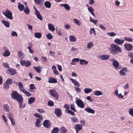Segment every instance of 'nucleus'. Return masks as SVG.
I'll return each instance as SVG.
<instances>
[{
    "label": "nucleus",
    "mask_w": 133,
    "mask_h": 133,
    "mask_svg": "<svg viewBox=\"0 0 133 133\" xmlns=\"http://www.w3.org/2000/svg\"><path fill=\"white\" fill-rule=\"evenodd\" d=\"M18 84L20 90L22 92L24 91L23 90H25V89H24L23 84L21 82H19Z\"/></svg>",
    "instance_id": "c756f323"
},
{
    "label": "nucleus",
    "mask_w": 133,
    "mask_h": 133,
    "mask_svg": "<svg viewBox=\"0 0 133 133\" xmlns=\"http://www.w3.org/2000/svg\"><path fill=\"white\" fill-rule=\"evenodd\" d=\"M93 46V44L92 42H89L87 44V48L89 49H90Z\"/></svg>",
    "instance_id": "79ce46f5"
},
{
    "label": "nucleus",
    "mask_w": 133,
    "mask_h": 133,
    "mask_svg": "<svg viewBox=\"0 0 133 133\" xmlns=\"http://www.w3.org/2000/svg\"><path fill=\"white\" fill-rule=\"evenodd\" d=\"M51 95L55 97L56 99H58V95L57 92H56L55 90H51L49 91Z\"/></svg>",
    "instance_id": "0eeeda50"
},
{
    "label": "nucleus",
    "mask_w": 133,
    "mask_h": 133,
    "mask_svg": "<svg viewBox=\"0 0 133 133\" xmlns=\"http://www.w3.org/2000/svg\"><path fill=\"white\" fill-rule=\"evenodd\" d=\"M60 6L64 7L65 9L68 11L70 9V6L68 4H60Z\"/></svg>",
    "instance_id": "aec40b11"
},
{
    "label": "nucleus",
    "mask_w": 133,
    "mask_h": 133,
    "mask_svg": "<svg viewBox=\"0 0 133 133\" xmlns=\"http://www.w3.org/2000/svg\"><path fill=\"white\" fill-rule=\"evenodd\" d=\"M11 35L12 36L17 37V36L18 34L16 32L12 31L11 33Z\"/></svg>",
    "instance_id": "4d7b16f0"
},
{
    "label": "nucleus",
    "mask_w": 133,
    "mask_h": 133,
    "mask_svg": "<svg viewBox=\"0 0 133 133\" xmlns=\"http://www.w3.org/2000/svg\"><path fill=\"white\" fill-rule=\"evenodd\" d=\"M128 56L131 59H133V52H130L128 53Z\"/></svg>",
    "instance_id": "6e6d98bb"
},
{
    "label": "nucleus",
    "mask_w": 133,
    "mask_h": 133,
    "mask_svg": "<svg viewBox=\"0 0 133 133\" xmlns=\"http://www.w3.org/2000/svg\"><path fill=\"white\" fill-rule=\"evenodd\" d=\"M67 112L68 114H70L72 116L75 115V114L74 112L70 110H68L67 111Z\"/></svg>",
    "instance_id": "13d9d810"
},
{
    "label": "nucleus",
    "mask_w": 133,
    "mask_h": 133,
    "mask_svg": "<svg viewBox=\"0 0 133 133\" xmlns=\"http://www.w3.org/2000/svg\"><path fill=\"white\" fill-rule=\"evenodd\" d=\"M103 93L99 90H96L94 92V95L96 96H99L102 95Z\"/></svg>",
    "instance_id": "a878e982"
},
{
    "label": "nucleus",
    "mask_w": 133,
    "mask_h": 133,
    "mask_svg": "<svg viewBox=\"0 0 133 133\" xmlns=\"http://www.w3.org/2000/svg\"><path fill=\"white\" fill-rule=\"evenodd\" d=\"M59 130L57 127L54 128L52 130L51 133H58Z\"/></svg>",
    "instance_id": "f704fd0d"
},
{
    "label": "nucleus",
    "mask_w": 133,
    "mask_h": 133,
    "mask_svg": "<svg viewBox=\"0 0 133 133\" xmlns=\"http://www.w3.org/2000/svg\"><path fill=\"white\" fill-rule=\"evenodd\" d=\"M107 34L108 35L111 37L115 36L116 35V34L114 32H108L107 33Z\"/></svg>",
    "instance_id": "58836bf2"
},
{
    "label": "nucleus",
    "mask_w": 133,
    "mask_h": 133,
    "mask_svg": "<svg viewBox=\"0 0 133 133\" xmlns=\"http://www.w3.org/2000/svg\"><path fill=\"white\" fill-rule=\"evenodd\" d=\"M129 88V85L128 83H126L123 87L124 89H127Z\"/></svg>",
    "instance_id": "338daca9"
},
{
    "label": "nucleus",
    "mask_w": 133,
    "mask_h": 133,
    "mask_svg": "<svg viewBox=\"0 0 133 133\" xmlns=\"http://www.w3.org/2000/svg\"><path fill=\"white\" fill-rule=\"evenodd\" d=\"M89 32L90 35H91L92 34H93L94 35H96L95 31V29L94 28H91L90 29Z\"/></svg>",
    "instance_id": "ea45409f"
},
{
    "label": "nucleus",
    "mask_w": 133,
    "mask_h": 133,
    "mask_svg": "<svg viewBox=\"0 0 133 133\" xmlns=\"http://www.w3.org/2000/svg\"><path fill=\"white\" fill-rule=\"evenodd\" d=\"M124 46L125 49L128 51L131 50L133 48L132 45L130 44H125L124 45Z\"/></svg>",
    "instance_id": "f8f14e48"
},
{
    "label": "nucleus",
    "mask_w": 133,
    "mask_h": 133,
    "mask_svg": "<svg viewBox=\"0 0 133 133\" xmlns=\"http://www.w3.org/2000/svg\"><path fill=\"white\" fill-rule=\"evenodd\" d=\"M34 115L36 117L38 118H39V119H41V120H42L43 119L42 116L38 115L37 113L34 114Z\"/></svg>",
    "instance_id": "a18cd8bd"
},
{
    "label": "nucleus",
    "mask_w": 133,
    "mask_h": 133,
    "mask_svg": "<svg viewBox=\"0 0 133 133\" xmlns=\"http://www.w3.org/2000/svg\"><path fill=\"white\" fill-rule=\"evenodd\" d=\"M3 107L5 110L7 112L9 111L10 109L9 106L7 104H4L3 105Z\"/></svg>",
    "instance_id": "72a5a7b5"
},
{
    "label": "nucleus",
    "mask_w": 133,
    "mask_h": 133,
    "mask_svg": "<svg viewBox=\"0 0 133 133\" xmlns=\"http://www.w3.org/2000/svg\"><path fill=\"white\" fill-rule=\"evenodd\" d=\"M3 14L8 19L10 20H12L13 19L12 14L8 9H6L5 12L3 11Z\"/></svg>",
    "instance_id": "7ed1b4c3"
},
{
    "label": "nucleus",
    "mask_w": 133,
    "mask_h": 133,
    "mask_svg": "<svg viewBox=\"0 0 133 133\" xmlns=\"http://www.w3.org/2000/svg\"><path fill=\"white\" fill-rule=\"evenodd\" d=\"M3 65L5 68H9V64L7 63H4L2 64Z\"/></svg>",
    "instance_id": "680f3d73"
},
{
    "label": "nucleus",
    "mask_w": 133,
    "mask_h": 133,
    "mask_svg": "<svg viewBox=\"0 0 133 133\" xmlns=\"http://www.w3.org/2000/svg\"><path fill=\"white\" fill-rule=\"evenodd\" d=\"M23 90L24 91L22 92L25 94L26 96H31V94L29 92L27 91L25 89Z\"/></svg>",
    "instance_id": "c03bdc74"
},
{
    "label": "nucleus",
    "mask_w": 133,
    "mask_h": 133,
    "mask_svg": "<svg viewBox=\"0 0 133 133\" xmlns=\"http://www.w3.org/2000/svg\"><path fill=\"white\" fill-rule=\"evenodd\" d=\"M71 27V26L69 24H68L64 25V28L67 30H69Z\"/></svg>",
    "instance_id": "e2e57ef3"
},
{
    "label": "nucleus",
    "mask_w": 133,
    "mask_h": 133,
    "mask_svg": "<svg viewBox=\"0 0 133 133\" xmlns=\"http://www.w3.org/2000/svg\"><path fill=\"white\" fill-rule=\"evenodd\" d=\"M82 128V126L81 124H76L75 126V128L76 133H79V131L81 130Z\"/></svg>",
    "instance_id": "9b49d317"
},
{
    "label": "nucleus",
    "mask_w": 133,
    "mask_h": 133,
    "mask_svg": "<svg viewBox=\"0 0 133 133\" xmlns=\"http://www.w3.org/2000/svg\"><path fill=\"white\" fill-rule=\"evenodd\" d=\"M129 112L131 116H133V108L130 109L129 110Z\"/></svg>",
    "instance_id": "052dcab7"
},
{
    "label": "nucleus",
    "mask_w": 133,
    "mask_h": 133,
    "mask_svg": "<svg viewBox=\"0 0 133 133\" xmlns=\"http://www.w3.org/2000/svg\"><path fill=\"white\" fill-rule=\"evenodd\" d=\"M9 84L6 82L4 84V88L5 89H8L9 88Z\"/></svg>",
    "instance_id": "603ef678"
},
{
    "label": "nucleus",
    "mask_w": 133,
    "mask_h": 133,
    "mask_svg": "<svg viewBox=\"0 0 133 133\" xmlns=\"http://www.w3.org/2000/svg\"><path fill=\"white\" fill-rule=\"evenodd\" d=\"M20 63L22 66L25 65L27 67H29L31 65V63L29 61H26L24 60H21L20 61Z\"/></svg>",
    "instance_id": "39448f33"
},
{
    "label": "nucleus",
    "mask_w": 133,
    "mask_h": 133,
    "mask_svg": "<svg viewBox=\"0 0 133 133\" xmlns=\"http://www.w3.org/2000/svg\"><path fill=\"white\" fill-rule=\"evenodd\" d=\"M88 62L83 59H81L79 61L80 64L81 65H86L88 63Z\"/></svg>",
    "instance_id": "c85d7f7f"
},
{
    "label": "nucleus",
    "mask_w": 133,
    "mask_h": 133,
    "mask_svg": "<svg viewBox=\"0 0 133 133\" xmlns=\"http://www.w3.org/2000/svg\"><path fill=\"white\" fill-rule=\"evenodd\" d=\"M35 14L38 19L41 21L42 20V17L41 15L40 12L39 11H38L35 12Z\"/></svg>",
    "instance_id": "412c9836"
},
{
    "label": "nucleus",
    "mask_w": 133,
    "mask_h": 133,
    "mask_svg": "<svg viewBox=\"0 0 133 133\" xmlns=\"http://www.w3.org/2000/svg\"><path fill=\"white\" fill-rule=\"evenodd\" d=\"M43 125L46 128H48L51 126V124L49 121L45 120L43 122Z\"/></svg>",
    "instance_id": "ddd939ff"
},
{
    "label": "nucleus",
    "mask_w": 133,
    "mask_h": 133,
    "mask_svg": "<svg viewBox=\"0 0 133 133\" xmlns=\"http://www.w3.org/2000/svg\"><path fill=\"white\" fill-rule=\"evenodd\" d=\"M23 10L24 12L26 15H28L30 13V11L27 6H26Z\"/></svg>",
    "instance_id": "7c9ffc66"
},
{
    "label": "nucleus",
    "mask_w": 133,
    "mask_h": 133,
    "mask_svg": "<svg viewBox=\"0 0 133 133\" xmlns=\"http://www.w3.org/2000/svg\"><path fill=\"white\" fill-rule=\"evenodd\" d=\"M92 89L90 88H85L84 90L85 93L88 94L90 93L92 91Z\"/></svg>",
    "instance_id": "473e14b6"
},
{
    "label": "nucleus",
    "mask_w": 133,
    "mask_h": 133,
    "mask_svg": "<svg viewBox=\"0 0 133 133\" xmlns=\"http://www.w3.org/2000/svg\"><path fill=\"white\" fill-rule=\"evenodd\" d=\"M111 61L112 62V65L115 68V69L116 70H118L120 69L119 68V64L118 62L116 59H111Z\"/></svg>",
    "instance_id": "20e7f679"
},
{
    "label": "nucleus",
    "mask_w": 133,
    "mask_h": 133,
    "mask_svg": "<svg viewBox=\"0 0 133 133\" xmlns=\"http://www.w3.org/2000/svg\"><path fill=\"white\" fill-rule=\"evenodd\" d=\"M41 120V119H37L35 125L37 127H40L42 125V124H40Z\"/></svg>",
    "instance_id": "6ab92c4d"
},
{
    "label": "nucleus",
    "mask_w": 133,
    "mask_h": 133,
    "mask_svg": "<svg viewBox=\"0 0 133 133\" xmlns=\"http://www.w3.org/2000/svg\"><path fill=\"white\" fill-rule=\"evenodd\" d=\"M12 99L16 100H22V97L21 95L18 93L16 91H12L11 94Z\"/></svg>",
    "instance_id": "f03ea898"
},
{
    "label": "nucleus",
    "mask_w": 133,
    "mask_h": 133,
    "mask_svg": "<svg viewBox=\"0 0 133 133\" xmlns=\"http://www.w3.org/2000/svg\"><path fill=\"white\" fill-rule=\"evenodd\" d=\"M18 8L20 11H23L25 8V7L24 5L22 4L21 3H18Z\"/></svg>",
    "instance_id": "f3484780"
},
{
    "label": "nucleus",
    "mask_w": 133,
    "mask_h": 133,
    "mask_svg": "<svg viewBox=\"0 0 133 133\" xmlns=\"http://www.w3.org/2000/svg\"><path fill=\"white\" fill-rule=\"evenodd\" d=\"M74 22L77 25L80 26L81 24V23L79 21L76 19H73Z\"/></svg>",
    "instance_id": "a19ab883"
},
{
    "label": "nucleus",
    "mask_w": 133,
    "mask_h": 133,
    "mask_svg": "<svg viewBox=\"0 0 133 133\" xmlns=\"http://www.w3.org/2000/svg\"><path fill=\"white\" fill-rule=\"evenodd\" d=\"M19 104V106L20 108H21L22 107V103H23V100H17Z\"/></svg>",
    "instance_id": "5fc2aeb1"
},
{
    "label": "nucleus",
    "mask_w": 133,
    "mask_h": 133,
    "mask_svg": "<svg viewBox=\"0 0 133 133\" xmlns=\"http://www.w3.org/2000/svg\"><path fill=\"white\" fill-rule=\"evenodd\" d=\"M10 53L9 51L7 49H6L3 54V55L5 57H8L10 56Z\"/></svg>",
    "instance_id": "393cba45"
},
{
    "label": "nucleus",
    "mask_w": 133,
    "mask_h": 133,
    "mask_svg": "<svg viewBox=\"0 0 133 133\" xmlns=\"http://www.w3.org/2000/svg\"><path fill=\"white\" fill-rule=\"evenodd\" d=\"M80 60L79 58H75L73 59L72 60V62L70 63L71 65H74L75 64V63L78 62Z\"/></svg>",
    "instance_id": "cd10ccee"
},
{
    "label": "nucleus",
    "mask_w": 133,
    "mask_h": 133,
    "mask_svg": "<svg viewBox=\"0 0 133 133\" xmlns=\"http://www.w3.org/2000/svg\"><path fill=\"white\" fill-rule=\"evenodd\" d=\"M114 42L117 45H122L124 42V41L122 39L116 38L114 40Z\"/></svg>",
    "instance_id": "423d86ee"
},
{
    "label": "nucleus",
    "mask_w": 133,
    "mask_h": 133,
    "mask_svg": "<svg viewBox=\"0 0 133 133\" xmlns=\"http://www.w3.org/2000/svg\"><path fill=\"white\" fill-rule=\"evenodd\" d=\"M7 117L10 120L13 118L12 115L11 113H10L8 114Z\"/></svg>",
    "instance_id": "69168bd1"
},
{
    "label": "nucleus",
    "mask_w": 133,
    "mask_h": 133,
    "mask_svg": "<svg viewBox=\"0 0 133 133\" xmlns=\"http://www.w3.org/2000/svg\"><path fill=\"white\" fill-rule=\"evenodd\" d=\"M124 39L128 42H132L133 40V39L130 37H124Z\"/></svg>",
    "instance_id": "37998d69"
},
{
    "label": "nucleus",
    "mask_w": 133,
    "mask_h": 133,
    "mask_svg": "<svg viewBox=\"0 0 133 133\" xmlns=\"http://www.w3.org/2000/svg\"><path fill=\"white\" fill-rule=\"evenodd\" d=\"M76 103L78 107L81 108H83L85 105L82 100H76Z\"/></svg>",
    "instance_id": "9d476101"
},
{
    "label": "nucleus",
    "mask_w": 133,
    "mask_h": 133,
    "mask_svg": "<svg viewBox=\"0 0 133 133\" xmlns=\"http://www.w3.org/2000/svg\"><path fill=\"white\" fill-rule=\"evenodd\" d=\"M35 36L38 38H40L41 37L42 34L39 32H36L35 33Z\"/></svg>",
    "instance_id": "4c0bfd02"
},
{
    "label": "nucleus",
    "mask_w": 133,
    "mask_h": 133,
    "mask_svg": "<svg viewBox=\"0 0 133 133\" xmlns=\"http://www.w3.org/2000/svg\"><path fill=\"white\" fill-rule=\"evenodd\" d=\"M84 110L88 113L94 114L95 112L94 110L89 108L85 109Z\"/></svg>",
    "instance_id": "5701e85b"
},
{
    "label": "nucleus",
    "mask_w": 133,
    "mask_h": 133,
    "mask_svg": "<svg viewBox=\"0 0 133 133\" xmlns=\"http://www.w3.org/2000/svg\"><path fill=\"white\" fill-rule=\"evenodd\" d=\"M34 85L33 84H31L30 85V89L31 90H33L34 89H36Z\"/></svg>",
    "instance_id": "bf43d9fd"
},
{
    "label": "nucleus",
    "mask_w": 133,
    "mask_h": 133,
    "mask_svg": "<svg viewBox=\"0 0 133 133\" xmlns=\"http://www.w3.org/2000/svg\"><path fill=\"white\" fill-rule=\"evenodd\" d=\"M48 82L49 83H55L57 82V81L56 78L52 77L49 78Z\"/></svg>",
    "instance_id": "2eb2a0df"
},
{
    "label": "nucleus",
    "mask_w": 133,
    "mask_h": 133,
    "mask_svg": "<svg viewBox=\"0 0 133 133\" xmlns=\"http://www.w3.org/2000/svg\"><path fill=\"white\" fill-rule=\"evenodd\" d=\"M61 133H64L67 132V130L64 127H62L60 128Z\"/></svg>",
    "instance_id": "e433bc0d"
},
{
    "label": "nucleus",
    "mask_w": 133,
    "mask_h": 133,
    "mask_svg": "<svg viewBox=\"0 0 133 133\" xmlns=\"http://www.w3.org/2000/svg\"><path fill=\"white\" fill-rule=\"evenodd\" d=\"M2 23L6 27L9 28V27L10 23L8 21L4 20H2Z\"/></svg>",
    "instance_id": "b1692460"
},
{
    "label": "nucleus",
    "mask_w": 133,
    "mask_h": 133,
    "mask_svg": "<svg viewBox=\"0 0 133 133\" xmlns=\"http://www.w3.org/2000/svg\"><path fill=\"white\" fill-rule=\"evenodd\" d=\"M69 41L71 42H75L76 41V38L73 35H70L69 36Z\"/></svg>",
    "instance_id": "4be33fe9"
},
{
    "label": "nucleus",
    "mask_w": 133,
    "mask_h": 133,
    "mask_svg": "<svg viewBox=\"0 0 133 133\" xmlns=\"http://www.w3.org/2000/svg\"><path fill=\"white\" fill-rule=\"evenodd\" d=\"M8 71L9 72V74L11 75H15L16 74V70L13 68H10L8 69Z\"/></svg>",
    "instance_id": "4468645a"
},
{
    "label": "nucleus",
    "mask_w": 133,
    "mask_h": 133,
    "mask_svg": "<svg viewBox=\"0 0 133 133\" xmlns=\"http://www.w3.org/2000/svg\"><path fill=\"white\" fill-rule=\"evenodd\" d=\"M90 21L92 23H93L95 24H96L98 21L96 20H95L94 19H92L91 17H90Z\"/></svg>",
    "instance_id": "49530a36"
},
{
    "label": "nucleus",
    "mask_w": 133,
    "mask_h": 133,
    "mask_svg": "<svg viewBox=\"0 0 133 133\" xmlns=\"http://www.w3.org/2000/svg\"><path fill=\"white\" fill-rule=\"evenodd\" d=\"M48 104L49 106H52L54 105V104L53 102L51 101H49L48 102Z\"/></svg>",
    "instance_id": "774afa93"
},
{
    "label": "nucleus",
    "mask_w": 133,
    "mask_h": 133,
    "mask_svg": "<svg viewBox=\"0 0 133 133\" xmlns=\"http://www.w3.org/2000/svg\"><path fill=\"white\" fill-rule=\"evenodd\" d=\"M44 5L46 8H51V4L48 1L45 2Z\"/></svg>",
    "instance_id": "2f4dec72"
},
{
    "label": "nucleus",
    "mask_w": 133,
    "mask_h": 133,
    "mask_svg": "<svg viewBox=\"0 0 133 133\" xmlns=\"http://www.w3.org/2000/svg\"><path fill=\"white\" fill-rule=\"evenodd\" d=\"M33 68L38 73L40 74L42 69V68L40 66L37 67L34 66Z\"/></svg>",
    "instance_id": "a211bd4d"
},
{
    "label": "nucleus",
    "mask_w": 133,
    "mask_h": 133,
    "mask_svg": "<svg viewBox=\"0 0 133 133\" xmlns=\"http://www.w3.org/2000/svg\"><path fill=\"white\" fill-rule=\"evenodd\" d=\"M46 37L49 39H51L53 37V36L51 35V34L49 33L46 35Z\"/></svg>",
    "instance_id": "864d4df0"
},
{
    "label": "nucleus",
    "mask_w": 133,
    "mask_h": 133,
    "mask_svg": "<svg viewBox=\"0 0 133 133\" xmlns=\"http://www.w3.org/2000/svg\"><path fill=\"white\" fill-rule=\"evenodd\" d=\"M6 82L9 84H10L13 83V81L12 79L9 78L6 80Z\"/></svg>",
    "instance_id": "3c124183"
},
{
    "label": "nucleus",
    "mask_w": 133,
    "mask_h": 133,
    "mask_svg": "<svg viewBox=\"0 0 133 133\" xmlns=\"http://www.w3.org/2000/svg\"><path fill=\"white\" fill-rule=\"evenodd\" d=\"M44 0H34L35 3L38 5H42L43 4Z\"/></svg>",
    "instance_id": "c9c22d12"
},
{
    "label": "nucleus",
    "mask_w": 133,
    "mask_h": 133,
    "mask_svg": "<svg viewBox=\"0 0 133 133\" xmlns=\"http://www.w3.org/2000/svg\"><path fill=\"white\" fill-rule=\"evenodd\" d=\"M88 9L89 12H90L92 15L94 16H95V15L94 13V9L91 6H89Z\"/></svg>",
    "instance_id": "bb28decb"
},
{
    "label": "nucleus",
    "mask_w": 133,
    "mask_h": 133,
    "mask_svg": "<svg viewBox=\"0 0 133 133\" xmlns=\"http://www.w3.org/2000/svg\"><path fill=\"white\" fill-rule=\"evenodd\" d=\"M37 111L41 113H44L45 112V111L43 110L40 109H37Z\"/></svg>",
    "instance_id": "0e129e2a"
},
{
    "label": "nucleus",
    "mask_w": 133,
    "mask_h": 133,
    "mask_svg": "<svg viewBox=\"0 0 133 133\" xmlns=\"http://www.w3.org/2000/svg\"><path fill=\"white\" fill-rule=\"evenodd\" d=\"M119 73L120 75L122 76H125L126 75V74L125 72L121 70L119 71Z\"/></svg>",
    "instance_id": "8fccbe9b"
},
{
    "label": "nucleus",
    "mask_w": 133,
    "mask_h": 133,
    "mask_svg": "<svg viewBox=\"0 0 133 133\" xmlns=\"http://www.w3.org/2000/svg\"><path fill=\"white\" fill-rule=\"evenodd\" d=\"M48 29L50 31L53 32L55 30V27L53 24L50 23L48 24Z\"/></svg>",
    "instance_id": "dca6fc26"
},
{
    "label": "nucleus",
    "mask_w": 133,
    "mask_h": 133,
    "mask_svg": "<svg viewBox=\"0 0 133 133\" xmlns=\"http://www.w3.org/2000/svg\"><path fill=\"white\" fill-rule=\"evenodd\" d=\"M71 119L72 122H76L78 121V119L75 117H71Z\"/></svg>",
    "instance_id": "de8ad7c7"
},
{
    "label": "nucleus",
    "mask_w": 133,
    "mask_h": 133,
    "mask_svg": "<svg viewBox=\"0 0 133 133\" xmlns=\"http://www.w3.org/2000/svg\"><path fill=\"white\" fill-rule=\"evenodd\" d=\"M55 114L58 117H60L62 114V110L59 108H56L55 110Z\"/></svg>",
    "instance_id": "1a4fd4ad"
},
{
    "label": "nucleus",
    "mask_w": 133,
    "mask_h": 133,
    "mask_svg": "<svg viewBox=\"0 0 133 133\" xmlns=\"http://www.w3.org/2000/svg\"><path fill=\"white\" fill-rule=\"evenodd\" d=\"M98 58L102 61H106L109 58L110 56L108 55H103L98 56Z\"/></svg>",
    "instance_id": "6e6552de"
},
{
    "label": "nucleus",
    "mask_w": 133,
    "mask_h": 133,
    "mask_svg": "<svg viewBox=\"0 0 133 133\" xmlns=\"http://www.w3.org/2000/svg\"><path fill=\"white\" fill-rule=\"evenodd\" d=\"M70 108L71 110L75 112H76L77 111L75 109V107L74 104H72L70 105Z\"/></svg>",
    "instance_id": "09e8293b"
},
{
    "label": "nucleus",
    "mask_w": 133,
    "mask_h": 133,
    "mask_svg": "<svg viewBox=\"0 0 133 133\" xmlns=\"http://www.w3.org/2000/svg\"><path fill=\"white\" fill-rule=\"evenodd\" d=\"M108 49L111 53L114 55L117 54V52L121 53L122 52L121 48L118 45L114 44H110V47Z\"/></svg>",
    "instance_id": "f257e3e1"
}]
</instances>
